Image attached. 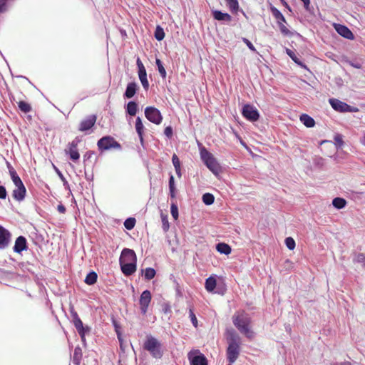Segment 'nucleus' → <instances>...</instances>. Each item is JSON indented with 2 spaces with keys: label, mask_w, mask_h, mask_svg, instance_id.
<instances>
[{
  "label": "nucleus",
  "mask_w": 365,
  "mask_h": 365,
  "mask_svg": "<svg viewBox=\"0 0 365 365\" xmlns=\"http://www.w3.org/2000/svg\"><path fill=\"white\" fill-rule=\"evenodd\" d=\"M8 168L9 170L11 178L14 183L21 180L20 177L18 175L16 170L9 164L8 165Z\"/></svg>",
  "instance_id": "obj_40"
},
{
  "label": "nucleus",
  "mask_w": 365,
  "mask_h": 365,
  "mask_svg": "<svg viewBox=\"0 0 365 365\" xmlns=\"http://www.w3.org/2000/svg\"><path fill=\"white\" fill-rule=\"evenodd\" d=\"M156 272L153 268L148 267L144 270V277L146 280H150L155 276Z\"/></svg>",
  "instance_id": "obj_35"
},
{
  "label": "nucleus",
  "mask_w": 365,
  "mask_h": 365,
  "mask_svg": "<svg viewBox=\"0 0 365 365\" xmlns=\"http://www.w3.org/2000/svg\"><path fill=\"white\" fill-rule=\"evenodd\" d=\"M135 130L138 133L141 145H143L144 140L143 135L144 130V125L140 117H137L135 120Z\"/></svg>",
  "instance_id": "obj_23"
},
{
  "label": "nucleus",
  "mask_w": 365,
  "mask_h": 365,
  "mask_svg": "<svg viewBox=\"0 0 365 365\" xmlns=\"http://www.w3.org/2000/svg\"><path fill=\"white\" fill-rule=\"evenodd\" d=\"M172 162L175 168L180 167V161L176 154L173 155Z\"/></svg>",
  "instance_id": "obj_47"
},
{
  "label": "nucleus",
  "mask_w": 365,
  "mask_h": 365,
  "mask_svg": "<svg viewBox=\"0 0 365 365\" xmlns=\"http://www.w3.org/2000/svg\"><path fill=\"white\" fill-rule=\"evenodd\" d=\"M216 250L221 254L229 255L232 249L230 245L224 242H220L216 245Z\"/></svg>",
  "instance_id": "obj_28"
},
{
  "label": "nucleus",
  "mask_w": 365,
  "mask_h": 365,
  "mask_svg": "<svg viewBox=\"0 0 365 365\" xmlns=\"http://www.w3.org/2000/svg\"><path fill=\"white\" fill-rule=\"evenodd\" d=\"M334 141L336 148H341L344 145V140L341 134H336L334 136Z\"/></svg>",
  "instance_id": "obj_44"
},
{
  "label": "nucleus",
  "mask_w": 365,
  "mask_h": 365,
  "mask_svg": "<svg viewBox=\"0 0 365 365\" xmlns=\"http://www.w3.org/2000/svg\"><path fill=\"white\" fill-rule=\"evenodd\" d=\"M81 140L80 138L76 137L75 139H73L70 143L71 144L72 147L78 146V145L81 143Z\"/></svg>",
  "instance_id": "obj_53"
},
{
  "label": "nucleus",
  "mask_w": 365,
  "mask_h": 365,
  "mask_svg": "<svg viewBox=\"0 0 365 365\" xmlns=\"http://www.w3.org/2000/svg\"><path fill=\"white\" fill-rule=\"evenodd\" d=\"M145 115L149 121L156 125L160 124L163 120V116L160 111L153 106L145 108Z\"/></svg>",
  "instance_id": "obj_7"
},
{
  "label": "nucleus",
  "mask_w": 365,
  "mask_h": 365,
  "mask_svg": "<svg viewBox=\"0 0 365 365\" xmlns=\"http://www.w3.org/2000/svg\"><path fill=\"white\" fill-rule=\"evenodd\" d=\"M164 134L168 138H171L173 134V128L171 126H167L164 130Z\"/></svg>",
  "instance_id": "obj_48"
},
{
  "label": "nucleus",
  "mask_w": 365,
  "mask_h": 365,
  "mask_svg": "<svg viewBox=\"0 0 365 365\" xmlns=\"http://www.w3.org/2000/svg\"><path fill=\"white\" fill-rule=\"evenodd\" d=\"M72 318V322H77L80 320V317H78V314L77 313H73V315L71 316Z\"/></svg>",
  "instance_id": "obj_57"
},
{
  "label": "nucleus",
  "mask_w": 365,
  "mask_h": 365,
  "mask_svg": "<svg viewBox=\"0 0 365 365\" xmlns=\"http://www.w3.org/2000/svg\"><path fill=\"white\" fill-rule=\"evenodd\" d=\"M154 36L158 41H162L165 38V32L163 29L160 26H157Z\"/></svg>",
  "instance_id": "obj_37"
},
{
  "label": "nucleus",
  "mask_w": 365,
  "mask_h": 365,
  "mask_svg": "<svg viewBox=\"0 0 365 365\" xmlns=\"http://www.w3.org/2000/svg\"><path fill=\"white\" fill-rule=\"evenodd\" d=\"M19 108L24 113H27L31 110L30 104L25 101H19L18 103Z\"/></svg>",
  "instance_id": "obj_38"
},
{
  "label": "nucleus",
  "mask_w": 365,
  "mask_h": 365,
  "mask_svg": "<svg viewBox=\"0 0 365 365\" xmlns=\"http://www.w3.org/2000/svg\"><path fill=\"white\" fill-rule=\"evenodd\" d=\"M240 352V344H229L227 349V359L233 364L238 358Z\"/></svg>",
  "instance_id": "obj_12"
},
{
  "label": "nucleus",
  "mask_w": 365,
  "mask_h": 365,
  "mask_svg": "<svg viewBox=\"0 0 365 365\" xmlns=\"http://www.w3.org/2000/svg\"><path fill=\"white\" fill-rule=\"evenodd\" d=\"M97 278V274L95 272H91L86 275L84 282L88 285H93L96 282Z\"/></svg>",
  "instance_id": "obj_32"
},
{
  "label": "nucleus",
  "mask_w": 365,
  "mask_h": 365,
  "mask_svg": "<svg viewBox=\"0 0 365 365\" xmlns=\"http://www.w3.org/2000/svg\"><path fill=\"white\" fill-rule=\"evenodd\" d=\"M11 240L10 232L0 225V249L4 250L9 246Z\"/></svg>",
  "instance_id": "obj_15"
},
{
  "label": "nucleus",
  "mask_w": 365,
  "mask_h": 365,
  "mask_svg": "<svg viewBox=\"0 0 365 365\" xmlns=\"http://www.w3.org/2000/svg\"><path fill=\"white\" fill-rule=\"evenodd\" d=\"M243 42L247 46V47L252 51H255L254 45L246 38H242Z\"/></svg>",
  "instance_id": "obj_49"
},
{
  "label": "nucleus",
  "mask_w": 365,
  "mask_h": 365,
  "mask_svg": "<svg viewBox=\"0 0 365 365\" xmlns=\"http://www.w3.org/2000/svg\"><path fill=\"white\" fill-rule=\"evenodd\" d=\"M96 119L97 118L96 115H90L87 116L80 123L78 130L81 132H86L89 130L95 125Z\"/></svg>",
  "instance_id": "obj_13"
},
{
  "label": "nucleus",
  "mask_w": 365,
  "mask_h": 365,
  "mask_svg": "<svg viewBox=\"0 0 365 365\" xmlns=\"http://www.w3.org/2000/svg\"><path fill=\"white\" fill-rule=\"evenodd\" d=\"M346 62L347 63H349L351 66H352L355 68L359 69L361 68V63L359 61H353L346 59Z\"/></svg>",
  "instance_id": "obj_46"
},
{
  "label": "nucleus",
  "mask_w": 365,
  "mask_h": 365,
  "mask_svg": "<svg viewBox=\"0 0 365 365\" xmlns=\"http://www.w3.org/2000/svg\"><path fill=\"white\" fill-rule=\"evenodd\" d=\"M65 153L69 155L70 158L73 161H76L80 158V154L77 150V146L73 148L70 143H68V148L65 149Z\"/></svg>",
  "instance_id": "obj_22"
},
{
  "label": "nucleus",
  "mask_w": 365,
  "mask_h": 365,
  "mask_svg": "<svg viewBox=\"0 0 365 365\" xmlns=\"http://www.w3.org/2000/svg\"><path fill=\"white\" fill-rule=\"evenodd\" d=\"M232 322L240 332L247 338L251 339L254 337V332L250 329V318L246 314H239L233 316Z\"/></svg>",
  "instance_id": "obj_1"
},
{
  "label": "nucleus",
  "mask_w": 365,
  "mask_h": 365,
  "mask_svg": "<svg viewBox=\"0 0 365 365\" xmlns=\"http://www.w3.org/2000/svg\"><path fill=\"white\" fill-rule=\"evenodd\" d=\"M169 227V224L167 220L166 217H163V228L165 231L168 230Z\"/></svg>",
  "instance_id": "obj_54"
},
{
  "label": "nucleus",
  "mask_w": 365,
  "mask_h": 365,
  "mask_svg": "<svg viewBox=\"0 0 365 365\" xmlns=\"http://www.w3.org/2000/svg\"><path fill=\"white\" fill-rule=\"evenodd\" d=\"M135 222L136 220L135 218L128 217L125 220L124 226L127 230H130L135 227Z\"/></svg>",
  "instance_id": "obj_41"
},
{
  "label": "nucleus",
  "mask_w": 365,
  "mask_h": 365,
  "mask_svg": "<svg viewBox=\"0 0 365 365\" xmlns=\"http://www.w3.org/2000/svg\"><path fill=\"white\" fill-rule=\"evenodd\" d=\"M212 14L215 20L223 21L225 23H230L232 19V16L229 14L223 13L219 10L212 11Z\"/></svg>",
  "instance_id": "obj_18"
},
{
  "label": "nucleus",
  "mask_w": 365,
  "mask_h": 365,
  "mask_svg": "<svg viewBox=\"0 0 365 365\" xmlns=\"http://www.w3.org/2000/svg\"><path fill=\"white\" fill-rule=\"evenodd\" d=\"M190 365H207V360L204 354H197L195 356L188 355Z\"/></svg>",
  "instance_id": "obj_17"
},
{
  "label": "nucleus",
  "mask_w": 365,
  "mask_h": 365,
  "mask_svg": "<svg viewBox=\"0 0 365 365\" xmlns=\"http://www.w3.org/2000/svg\"><path fill=\"white\" fill-rule=\"evenodd\" d=\"M57 210L60 213H64L66 212V207L62 204L58 205Z\"/></svg>",
  "instance_id": "obj_56"
},
{
  "label": "nucleus",
  "mask_w": 365,
  "mask_h": 365,
  "mask_svg": "<svg viewBox=\"0 0 365 365\" xmlns=\"http://www.w3.org/2000/svg\"><path fill=\"white\" fill-rule=\"evenodd\" d=\"M286 53L294 63L300 66L302 68L307 69V66L299 60L293 51L287 48Z\"/></svg>",
  "instance_id": "obj_29"
},
{
  "label": "nucleus",
  "mask_w": 365,
  "mask_h": 365,
  "mask_svg": "<svg viewBox=\"0 0 365 365\" xmlns=\"http://www.w3.org/2000/svg\"><path fill=\"white\" fill-rule=\"evenodd\" d=\"M333 206L336 209H342L346 205V201L341 197H335L332 200Z\"/></svg>",
  "instance_id": "obj_34"
},
{
  "label": "nucleus",
  "mask_w": 365,
  "mask_h": 365,
  "mask_svg": "<svg viewBox=\"0 0 365 365\" xmlns=\"http://www.w3.org/2000/svg\"><path fill=\"white\" fill-rule=\"evenodd\" d=\"M217 281L214 277H210L205 280V289L207 292H212L216 287Z\"/></svg>",
  "instance_id": "obj_27"
},
{
  "label": "nucleus",
  "mask_w": 365,
  "mask_h": 365,
  "mask_svg": "<svg viewBox=\"0 0 365 365\" xmlns=\"http://www.w3.org/2000/svg\"><path fill=\"white\" fill-rule=\"evenodd\" d=\"M176 188L175 185L174 176L170 174L169 178V189Z\"/></svg>",
  "instance_id": "obj_52"
},
{
  "label": "nucleus",
  "mask_w": 365,
  "mask_h": 365,
  "mask_svg": "<svg viewBox=\"0 0 365 365\" xmlns=\"http://www.w3.org/2000/svg\"><path fill=\"white\" fill-rule=\"evenodd\" d=\"M329 104L334 110L341 113L346 112H356L358 109L355 107H352L347 103L342 102L336 98H330L329 100Z\"/></svg>",
  "instance_id": "obj_6"
},
{
  "label": "nucleus",
  "mask_w": 365,
  "mask_h": 365,
  "mask_svg": "<svg viewBox=\"0 0 365 365\" xmlns=\"http://www.w3.org/2000/svg\"><path fill=\"white\" fill-rule=\"evenodd\" d=\"M97 145L98 148V150L101 152L105 150H108L112 148L114 149H120L121 145L120 144L117 142L114 138L110 135H106L102 137L101 139L98 140Z\"/></svg>",
  "instance_id": "obj_5"
},
{
  "label": "nucleus",
  "mask_w": 365,
  "mask_h": 365,
  "mask_svg": "<svg viewBox=\"0 0 365 365\" xmlns=\"http://www.w3.org/2000/svg\"><path fill=\"white\" fill-rule=\"evenodd\" d=\"M122 272L125 276H130L135 273L137 268V264L119 262Z\"/></svg>",
  "instance_id": "obj_19"
},
{
  "label": "nucleus",
  "mask_w": 365,
  "mask_h": 365,
  "mask_svg": "<svg viewBox=\"0 0 365 365\" xmlns=\"http://www.w3.org/2000/svg\"><path fill=\"white\" fill-rule=\"evenodd\" d=\"M334 27L336 32L342 37L349 40H353L354 38L353 33L347 26L339 24H334Z\"/></svg>",
  "instance_id": "obj_14"
},
{
  "label": "nucleus",
  "mask_w": 365,
  "mask_h": 365,
  "mask_svg": "<svg viewBox=\"0 0 365 365\" xmlns=\"http://www.w3.org/2000/svg\"><path fill=\"white\" fill-rule=\"evenodd\" d=\"M14 184L16 188L13 190L12 196L16 200L21 202L25 198L26 189L21 180Z\"/></svg>",
  "instance_id": "obj_9"
},
{
  "label": "nucleus",
  "mask_w": 365,
  "mask_h": 365,
  "mask_svg": "<svg viewBox=\"0 0 365 365\" xmlns=\"http://www.w3.org/2000/svg\"><path fill=\"white\" fill-rule=\"evenodd\" d=\"M152 297L149 290H145L142 292L139 299L141 313L145 314L148 312V306L150 303Z\"/></svg>",
  "instance_id": "obj_11"
},
{
  "label": "nucleus",
  "mask_w": 365,
  "mask_h": 365,
  "mask_svg": "<svg viewBox=\"0 0 365 365\" xmlns=\"http://www.w3.org/2000/svg\"><path fill=\"white\" fill-rule=\"evenodd\" d=\"M137 91V84L135 82H130L127 85L124 97L131 98L134 96Z\"/></svg>",
  "instance_id": "obj_24"
},
{
  "label": "nucleus",
  "mask_w": 365,
  "mask_h": 365,
  "mask_svg": "<svg viewBox=\"0 0 365 365\" xmlns=\"http://www.w3.org/2000/svg\"><path fill=\"white\" fill-rule=\"evenodd\" d=\"M73 313H77V312L75 311V309H74L73 307V306H71V307H70V314H71V316H72V315H73Z\"/></svg>",
  "instance_id": "obj_63"
},
{
  "label": "nucleus",
  "mask_w": 365,
  "mask_h": 365,
  "mask_svg": "<svg viewBox=\"0 0 365 365\" xmlns=\"http://www.w3.org/2000/svg\"><path fill=\"white\" fill-rule=\"evenodd\" d=\"M27 249L28 246L26 237L24 236L18 237L15 240L14 246L13 247L14 252L20 254L21 252L26 250Z\"/></svg>",
  "instance_id": "obj_16"
},
{
  "label": "nucleus",
  "mask_w": 365,
  "mask_h": 365,
  "mask_svg": "<svg viewBox=\"0 0 365 365\" xmlns=\"http://www.w3.org/2000/svg\"><path fill=\"white\" fill-rule=\"evenodd\" d=\"M82 358V350L79 346H76L74 349L73 356V362L76 365H79Z\"/></svg>",
  "instance_id": "obj_31"
},
{
  "label": "nucleus",
  "mask_w": 365,
  "mask_h": 365,
  "mask_svg": "<svg viewBox=\"0 0 365 365\" xmlns=\"http://www.w3.org/2000/svg\"><path fill=\"white\" fill-rule=\"evenodd\" d=\"M119 262L137 264L135 252L131 249L124 248L121 252Z\"/></svg>",
  "instance_id": "obj_10"
},
{
  "label": "nucleus",
  "mask_w": 365,
  "mask_h": 365,
  "mask_svg": "<svg viewBox=\"0 0 365 365\" xmlns=\"http://www.w3.org/2000/svg\"><path fill=\"white\" fill-rule=\"evenodd\" d=\"M200 157L202 162L207 168L215 175H217L220 168L219 163L214 158L213 155L210 153L206 148H202L200 149Z\"/></svg>",
  "instance_id": "obj_3"
},
{
  "label": "nucleus",
  "mask_w": 365,
  "mask_h": 365,
  "mask_svg": "<svg viewBox=\"0 0 365 365\" xmlns=\"http://www.w3.org/2000/svg\"><path fill=\"white\" fill-rule=\"evenodd\" d=\"M242 115L248 120L251 122H255L258 120L259 118V113L257 109L250 105V104H245L242 107Z\"/></svg>",
  "instance_id": "obj_8"
},
{
  "label": "nucleus",
  "mask_w": 365,
  "mask_h": 365,
  "mask_svg": "<svg viewBox=\"0 0 365 365\" xmlns=\"http://www.w3.org/2000/svg\"><path fill=\"white\" fill-rule=\"evenodd\" d=\"M202 200L205 205H210L214 202L215 197L212 194L205 193L202 195Z\"/></svg>",
  "instance_id": "obj_36"
},
{
  "label": "nucleus",
  "mask_w": 365,
  "mask_h": 365,
  "mask_svg": "<svg viewBox=\"0 0 365 365\" xmlns=\"http://www.w3.org/2000/svg\"><path fill=\"white\" fill-rule=\"evenodd\" d=\"M170 213L175 220L178 218V207L175 202H172L170 205Z\"/></svg>",
  "instance_id": "obj_42"
},
{
  "label": "nucleus",
  "mask_w": 365,
  "mask_h": 365,
  "mask_svg": "<svg viewBox=\"0 0 365 365\" xmlns=\"http://www.w3.org/2000/svg\"><path fill=\"white\" fill-rule=\"evenodd\" d=\"M189 316H190L191 322L193 324V326L195 327H197V317H196L195 314H194L192 309H191L189 311Z\"/></svg>",
  "instance_id": "obj_45"
},
{
  "label": "nucleus",
  "mask_w": 365,
  "mask_h": 365,
  "mask_svg": "<svg viewBox=\"0 0 365 365\" xmlns=\"http://www.w3.org/2000/svg\"><path fill=\"white\" fill-rule=\"evenodd\" d=\"M7 195V192L4 186L0 185V199H5Z\"/></svg>",
  "instance_id": "obj_50"
},
{
  "label": "nucleus",
  "mask_w": 365,
  "mask_h": 365,
  "mask_svg": "<svg viewBox=\"0 0 365 365\" xmlns=\"http://www.w3.org/2000/svg\"><path fill=\"white\" fill-rule=\"evenodd\" d=\"M155 63L158 66V72H159L160 76L163 78H165L166 77V71H165L161 61L158 58H156Z\"/></svg>",
  "instance_id": "obj_39"
},
{
  "label": "nucleus",
  "mask_w": 365,
  "mask_h": 365,
  "mask_svg": "<svg viewBox=\"0 0 365 365\" xmlns=\"http://www.w3.org/2000/svg\"><path fill=\"white\" fill-rule=\"evenodd\" d=\"M175 172H176V174H177L178 177L180 178L181 175H182L180 167H179L178 168H175Z\"/></svg>",
  "instance_id": "obj_61"
},
{
  "label": "nucleus",
  "mask_w": 365,
  "mask_h": 365,
  "mask_svg": "<svg viewBox=\"0 0 365 365\" xmlns=\"http://www.w3.org/2000/svg\"><path fill=\"white\" fill-rule=\"evenodd\" d=\"M136 64H137V66H138V71L139 70H141L143 69V68H145L143 63H142V61H140V58H137V61H136Z\"/></svg>",
  "instance_id": "obj_55"
},
{
  "label": "nucleus",
  "mask_w": 365,
  "mask_h": 365,
  "mask_svg": "<svg viewBox=\"0 0 365 365\" xmlns=\"http://www.w3.org/2000/svg\"><path fill=\"white\" fill-rule=\"evenodd\" d=\"M225 1L232 13L236 14L238 11L239 3L237 0H225Z\"/></svg>",
  "instance_id": "obj_33"
},
{
  "label": "nucleus",
  "mask_w": 365,
  "mask_h": 365,
  "mask_svg": "<svg viewBox=\"0 0 365 365\" xmlns=\"http://www.w3.org/2000/svg\"><path fill=\"white\" fill-rule=\"evenodd\" d=\"M113 324H114V326H115V331H116V332H117L118 338V339L120 341V340H121V339H120V333L118 332V329H118V325H117V324H116V322H115V321H113Z\"/></svg>",
  "instance_id": "obj_60"
},
{
  "label": "nucleus",
  "mask_w": 365,
  "mask_h": 365,
  "mask_svg": "<svg viewBox=\"0 0 365 365\" xmlns=\"http://www.w3.org/2000/svg\"><path fill=\"white\" fill-rule=\"evenodd\" d=\"M285 245L289 250H293L296 245L294 240L291 237H288L285 239Z\"/></svg>",
  "instance_id": "obj_43"
},
{
  "label": "nucleus",
  "mask_w": 365,
  "mask_h": 365,
  "mask_svg": "<svg viewBox=\"0 0 365 365\" xmlns=\"http://www.w3.org/2000/svg\"><path fill=\"white\" fill-rule=\"evenodd\" d=\"M227 340L229 344H240L241 339L239 335L234 330H227Z\"/></svg>",
  "instance_id": "obj_21"
},
{
  "label": "nucleus",
  "mask_w": 365,
  "mask_h": 365,
  "mask_svg": "<svg viewBox=\"0 0 365 365\" xmlns=\"http://www.w3.org/2000/svg\"><path fill=\"white\" fill-rule=\"evenodd\" d=\"M300 1L303 2L304 8L306 9H308L309 4H310V0H300Z\"/></svg>",
  "instance_id": "obj_59"
},
{
  "label": "nucleus",
  "mask_w": 365,
  "mask_h": 365,
  "mask_svg": "<svg viewBox=\"0 0 365 365\" xmlns=\"http://www.w3.org/2000/svg\"><path fill=\"white\" fill-rule=\"evenodd\" d=\"M301 122L307 128H312L315 125V121L307 114H302L300 116Z\"/></svg>",
  "instance_id": "obj_26"
},
{
  "label": "nucleus",
  "mask_w": 365,
  "mask_h": 365,
  "mask_svg": "<svg viewBox=\"0 0 365 365\" xmlns=\"http://www.w3.org/2000/svg\"><path fill=\"white\" fill-rule=\"evenodd\" d=\"M126 112L131 116L135 115L138 110V104L135 101H129L125 108Z\"/></svg>",
  "instance_id": "obj_30"
},
{
  "label": "nucleus",
  "mask_w": 365,
  "mask_h": 365,
  "mask_svg": "<svg viewBox=\"0 0 365 365\" xmlns=\"http://www.w3.org/2000/svg\"><path fill=\"white\" fill-rule=\"evenodd\" d=\"M56 171H57V173H58L59 178L63 181V185L65 186V187H68L69 185H68V182L66 181V178H64V176L63 175V174L57 169H56Z\"/></svg>",
  "instance_id": "obj_51"
},
{
  "label": "nucleus",
  "mask_w": 365,
  "mask_h": 365,
  "mask_svg": "<svg viewBox=\"0 0 365 365\" xmlns=\"http://www.w3.org/2000/svg\"><path fill=\"white\" fill-rule=\"evenodd\" d=\"M331 365H351L349 362H343V363H334Z\"/></svg>",
  "instance_id": "obj_62"
},
{
  "label": "nucleus",
  "mask_w": 365,
  "mask_h": 365,
  "mask_svg": "<svg viewBox=\"0 0 365 365\" xmlns=\"http://www.w3.org/2000/svg\"><path fill=\"white\" fill-rule=\"evenodd\" d=\"M143 348L155 359H160L163 355L161 343L152 336H147Z\"/></svg>",
  "instance_id": "obj_2"
},
{
  "label": "nucleus",
  "mask_w": 365,
  "mask_h": 365,
  "mask_svg": "<svg viewBox=\"0 0 365 365\" xmlns=\"http://www.w3.org/2000/svg\"><path fill=\"white\" fill-rule=\"evenodd\" d=\"M270 11L272 16L277 20L279 29L282 34L284 36H292L294 33L289 30L284 24V23H286V19L282 12L274 6H271Z\"/></svg>",
  "instance_id": "obj_4"
},
{
  "label": "nucleus",
  "mask_w": 365,
  "mask_h": 365,
  "mask_svg": "<svg viewBox=\"0 0 365 365\" xmlns=\"http://www.w3.org/2000/svg\"><path fill=\"white\" fill-rule=\"evenodd\" d=\"M170 196L172 199L175 198L176 188L169 189Z\"/></svg>",
  "instance_id": "obj_58"
},
{
  "label": "nucleus",
  "mask_w": 365,
  "mask_h": 365,
  "mask_svg": "<svg viewBox=\"0 0 365 365\" xmlns=\"http://www.w3.org/2000/svg\"><path fill=\"white\" fill-rule=\"evenodd\" d=\"M138 77L143 88L147 91L149 88V82L147 78V73L145 68L138 71Z\"/></svg>",
  "instance_id": "obj_25"
},
{
  "label": "nucleus",
  "mask_w": 365,
  "mask_h": 365,
  "mask_svg": "<svg viewBox=\"0 0 365 365\" xmlns=\"http://www.w3.org/2000/svg\"><path fill=\"white\" fill-rule=\"evenodd\" d=\"M361 143L362 145H364L365 146V134H364V140Z\"/></svg>",
  "instance_id": "obj_64"
},
{
  "label": "nucleus",
  "mask_w": 365,
  "mask_h": 365,
  "mask_svg": "<svg viewBox=\"0 0 365 365\" xmlns=\"http://www.w3.org/2000/svg\"><path fill=\"white\" fill-rule=\"evenodd\" d=\"M73 325L79 334L81 340L83 343L86 341V333L89 331L88 327H84L81 319L73 322Z\"/></svg>",
  "instance_id": "obj_20"
}]
</instances>
